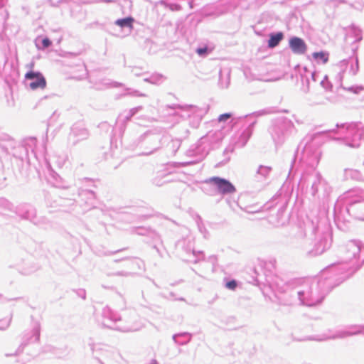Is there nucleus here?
I'll use <instances>...</instances> for the list:
<instances>
[{
  "label": "nucleus",
  "instance_id": "obj_6",
  "mask_svg": "<svg viewBox=\"0 0 364 364\" xmlns=\"http://www.w3.org/2000/svg\"><path fill=\"white\" fill-rule=\"evenodd\" d=\"M313 57L316 60H321L323 63H326L328 60V55L323 52L314 53Z\"/></svg>",
  "mask_w": 364,
  "mask_h": 364
},
{
  "label": "nucleus",
  "instance_id": "obj_1",
  "mask_svg": "<svg viewBox=\"0 0 364 364\" xmlns=\"http://www.w3.org/2000/svg\"><path fill=\"white\" fill-rule=\"evenodd\" d=\"M207 182L214 183L217 186L218 191L223 194L231 193L235 191V188L230 182L219 177H212Z\"/></svg>",
  "mask_w": 364,
  "mask_h": 364
},
{
  "label": "nucleus",
  "instance_id": "obj_7",
  "mask_svg": "<svg viewBox=\"0 0 364 364\" xmlns=\"http://www.w3.org/2000/svg\"><path fill=\"white\" fill-rule=\"evenodd\" d=\"M237 284L235 280H231L226 283L225 287L229 289L235 290L237 287Z\"/></svg>",
  "mask_w": 364,
  "mask_h": 364
},
{
  "label": "nucleus",
  "instance_id": "obj_9",
  "mask_svg": "<svg viewBox=\"0 0 364 364\" xmlns=\"http://www.w3.org/2000/svg\"><path fill=\"white\" fill-rule=\"evenodd\" d=\"M42 44L43 48H48L51 45V41L48 38H45L42 41Z\"/></svg>",
  "mask_w": 364,
  "mask_h": 364
},
{
  "label": "nucleus",
  "instance_id": "obj_4",
  "mask_svg": "<svg viewBox=\"0 0 364 364\" xmlns=\"http://www.w3.org/2000/svg\"><path fill=\"white\" fill-rule=\"evenodd\" d=\"M283 38V33H277L276 34H273L270 36V38L268 41V46L269 48H274L276 47L279 42Z\"/></svg>",
  "mask_w": 364,
  "mask_h": 364
},
{
  "label": "nucleus",
  "instance_id": "obj_5",
  "mask_svg": "<svg viewBox=\"0 0 364 364\" xmlns=\"http://www.w3.org/2000/svg\"><path fill=\"white\" fill-rule=\"evenodd\" d=\"M134 18L132 17H127L124 18L118 19L116 21V24L122 28L123 27H133Z\"/></svg>",
  "mask_w": 364,
  "mask_h": 364
},
{
  "label": "nucleus",
  "instance_id": "obj_10",
  "mask_svg": "<svg viewBox=\"0 0 364 364\" xmlns=\"http://www.w3.org/2000/svg\"><path fill=\"white\" fill-rule=\"evenodd\" d=\"M196 52L200 55H203L207 53V48H198Z\"/></svg>",
  "mask_w": 364,
  "mask_h": 364
},
{
  "label": "nucleus",
  "instance_id": "obj_2",
  "mask_svg": "<svg viewBox=\"0 0 364 364\" xmlns=\"http://www.w3.org/2000/svg\"><path fill=\"white\" fill-rule=\"evenodd\" d=\"M25 78L27 80L36 79V81L30 83V88L31 90L44 89L46 86V80L43 75L39 72L30 71L25 75Z\"/></svg>",
  "mask_w": 364,
  "mask_h": 364
},
{
  "label": "nucleus",
  "instance_id": "obj_8",
  "mask_svg": "<svg viewBox=\"0 0 364 364\" xmlns=\"http://www.w3.org/2000/svg\"><path fill=\"white\" fill-rule=\"evenodd\" d=\"M230 117H231L230 114H228V113L223 114L219 116L218 121L219 122H225V121L228 120Z\"/></svg>",
  "mask_w": 364,
  "mask_h": 364
},
{
  "label": "nucleus",
  "instance_id": "obj_3",
  "mask_svg": "<svg viewBox=\"0 0 364 364\" xmlns=\"http://www.w3.org/2000/svg\"><path fill=\"white\" fill-rule=\"evenodd\" d=\"M289 47L293 53L299 55L304 54L307 48L304 40L299 37H293L289 40Z\"/></svg>",
  "mask_w": 364,
  "mask_h": 364
}]
</instances>
